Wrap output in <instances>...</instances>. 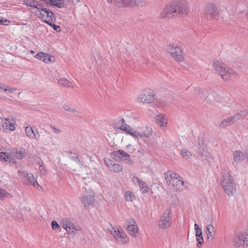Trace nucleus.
<instances>
[{
	"instance_id": "6e6d98bb",
	"label": "nucleus",
	"mask_w": 248,
	"mask_h": 248,
	"mask_svg": "<svg viewBox=\"0 0 248 248\" xmlns=\"http://www.w3.org/2000/svg\"><path fill=\"white\" fill-rule=\"evenodd\" d=\"M75 161L79 166H82L83 164L80 160L78 159V157H75Z\"/></svg>"
},
{
	"instance_id": "c9c22d12",
	"label": "nucleus",
	"mask_w": 248,
	"mask_h": 248,
	"mask_svg": "<svg viewBox=\"0 0 248 248\" xmlns=\"http://www.w3.org/2000/svg\"><path fill=\"white\" fill-rule=\"evenodd\" d=\"M128 134H129L135 138H141V134H140V132L136 130L133 128L131 129L130 131H129Z\"/></svg>"
},
{
	"instance_id": "a878e982",
	"label": "nucleus",
	"mask_w": 248,
	"mask_h": 248,
	"mask_svg": "<svg viewBox=\"0 0 248 248\" xmlns=\"http://www.w3.org/2000/svg\"><path fill=\"white\" fill-rule=\"evenodd\" d=\"M233 159L236 163H240L245 159L244 153L240 150H236L233 152Z\"/></svg>"
},
{
	"instance_id": "39448f33",
	"label": "nucleus",
	"mask_w": 248,
	"mask_h": 248,
	"mask_svg": "<svg viewBox=\"0 0 248 248\" xmlns=\"http://www.w3.org/2000/svg\"><path fill=\"white\" fill-rule=\"evenodd\" d=\"M114 5L118 8L143 7L147 5L146 0H113Z\"/></svg>"
},
{
	"instance_id": "603ef678",
	"label": "nucleus",
	"mask_w": 248,
	"mask_h": 248,
	"mask_svg": "<svg viewBox=\"0 0 248 248\" xmlns=\"http://www.w3.org/2000/svg\"><path fill=\"white\" fill-rule=\"evenodd\" d=\"M197 241H198L197 246H199V245H202V243H203V236H201L200 237H197Z\"/></svg>"
},
{
	"instance_id": "c03bdc74",
	"label": "nucleus",
	"mask_w": 248,
	"mask_h": 248,
	"mask_svg": "<svg viewBox=\"0 0 248 248\" xmlns=\"http://www.w3.org/2000/svg\"><path fill=\"white\" fill-rule=\"evenodd\" d=\"M52 22H49V23H47L48 25L51 26L53 29L57 32H60L61 31L60 27L58 25H56L52 23Z\"/></svg>"
},
{
	"instance_id": "13d9d810",
	"label": "nucleus",
	"mask_w": 248,
	"mask_h": 248,
	"mask_svg": "<svg viewBox=\"0 0 248 248\" xmlns=\"http://www.w3.org/2000/svg\"><path fill=\"white\" fill-rule=\"evenodd\" d=\"M165 248H171V246L170 244L166 245Z\"/></svg>"
},
{
	"instance_id": "b1692460",
	"label": "nucleus",
	"mask_w": 248,
	"mask_h": 248,
	"mask_svg": "<svg viewBox=\"0 0 248 248\" xmlns=\"http://www.w3.org/2000/svg\"><path fill=\"white\" fill-rule=\"evenodd\" d=\"M35 57L37 59L42 61L45 63H48L49 62H52L54 61V58L53 56H51L43 52L38 53L36 55Z\"/></svg>"
},
{
	"instance_id": "f03ea898",
	"label": "nucleus",
	"mask_w": 248,
	"mask_h": 248,
	"mask_svg": "<svg viewBox=\"0 0 248 248\" xmlns=\"http://www.w3.org/2000/svg\"><path fill=\"white\" fill-rule=\"evenodd\" d=\"M167 184L175 190H181L184 188V181L178 173L173 171H168L164 174Z\"/></svg>"
},
{
	"instance_id": "37998d69",
	"label": "nucleus",
	"mask_w": 248,
	"mask_h": 248,
	"mask_svg": "<svg viewBox=\"0 0 248 248\" xmlns=\"http://www.w3.org/2000/svg\"><path fill=\"white\" fill-rule=\"evenodd\" d=\"M120 128L122 130H124L127 133H129V131H130V130L132 128L128 125L126 124H124V125L121 126Z\"/></svg>"
},
{
	"instance_id": "9b49d317",
	"label": "nucleus",
	"mask_w": 248,
	"mask_h": 248,
	"mask_svg": "<svg viewBox=\"0 0 248 248\" xmlns=\"http://www.w3.org/2000/svg\"><path fill=\"white\" fill-rule=\"evenodd\" d=\"M177 16H186L189 12L188 3L185 0L173 1Z\"/></svg>"
},
{
	"instance_id": "423d86ee",
	"label": "nucleus",
	"mask_w": 248,
	"mask_h": 248,
	"mask_svg": "<svg viewBox=\"0 0 248 248\" xmlns=\"http://www.w3.org/2000/svg\"><path fill=\"white\" fill-rule=\"evenodd\" d=\"M222 9H225L224 6H217L213 3H208L205 9V16L207 18L217 19Z\"/></svg>"
},
{
	"instance_id": "bb28decb",
	"label": "nucleus",
	"mask_w": 248,
	"mask_h": 248,
	"mask_svg": "<svg viewBox=\"0 0 248 248\" xmlns=\"http://www.w3.org/2000/svg\"><path fill=\"white\" fill-rule=\"evenodd\" d=\"M24 3L28 6H30L34 9H38L41 8V6L42 5L38 1L34 0H24Z\"/></svg>"
},
{
	"instance_id": "680f3d73",
	"label": "nucleus",
	"mask_w": 248,
	"mask_h": 248,
	"mask_svg": "<svg viewBox=\"0 0 248 248\" xmlns=\"http://www.w3.org/2000/svg\"><path fill=\"white\" fill-rule=\"evenodd\" d=\"M130 144H129V145H127V147H130Z\"/></svg>"
},
{
	"instance_id": "c756f323",
	"label": "nucleus",
	"mask_w": 248,
	"mask_h": 248,
	"mask_svg": "<svg viewBox=\"0 0 248 248\" xmlns=\"http://www.w3.org/2000/svg\"><path fill=\"white\" fill-rule=\"evenodd\" d=\"M58 83L60 86L63 87H71L72 86V83L65 78H60Z\"/></svg>"
},
{
	"instance_id": "2eb2a0df",
	"label": "nucleus",
	"mask_w": 248,
	"mask_h": 248,
	"mask_svg": "<svg viewBox=\"0 0 248 248\" xmlns=\"http://www.w3.org/2000/svg\"><path fill=\"white\" fill-rule=\"evenodd\" d=\"M18 173L23 180L25 181L26 184H31L34 187L38 189L42 188L37 183L36 178L34 177L32 174L28 173L23 171H18Z\"/></svg>"
},
{
	"instance_id": "c85d7f7f",
	"label": "nucleus",
	"mask_w": 248,
	"mask_h": 248,
	"mask_svg": "<svg viewBox=\"0 0 248 248\" xmlns=\"http://www.w3.org/2000/svg\"><path fill=\"white\" fill-rule=\"evenodd\" d=\"M25 133L27 136L31 140H33V138H35L34 135V129L32 127L27 126L25 128Z\"/></svg>"
},
{
	"instance_id": "20e7f679",
	"label": "nucleus",
	"mask_w": 248,
	"mask_h": 248,
	"mask_svg": "<svg viewBox=\"0 0 248 248\" xmlns=\"http://www.w3.org/2000/svg\"><path fill=\"white\" fill-rule=\"evenodd\" d=\"M166 50L175 61H184L185 53L183 46L180 44L176 42L170 43L167 46Z\"/></svg>"
},
{
	"instance_id": "72a5a7b5",
	"label": "nucleus",
	"mask_w": 248,
	"mask_h": 248,
	"mask_svg": "<svg viewBox=\"0 0 248 248\" xmlns=\"http://www.w3.org/2000/svg\"><path fill=\"white\" fill-rule=\"evenodd\" d=\"M181 155L183 158L185 159H188L191 156V154L190 151L186 149H183L181 150Z\"/></svg>"
},
{
	"instance_id": "bf43d9fd",
	"label": "nucleus",
	"mask_w": 248,
	"mask_h": 248,
	"mask_svg": "<svg viewBox=\"0 0 248 248\" xmlns=\"http://www.w3.org/2000/svg\"><path fill=\"white\" fill-rule=\"evenodd\" d=\"M107 2L109 3H112L113 2V0H107Z\"/></svg>"
},
{
	"instance_id": "a211bd4d",
	"label": "nucleus",
	"mask_w": 248,
	"mask_h": 248,
	"mask_svg": "<svg viewBox=\"0 0 248 248\" xmlns=\"http://www.w3.org/2000/svg\"><path fill=\"white\" fill-rule=\"evenodd\" d=\"M1 126L3 130L13 131L16 129V123L13 118H1Z\"/></svg>"
},
{
	"instance_id": "4d7b16f0",
	"label": "nucleus",
	"mask_w": 248,
	"mask_h": 248,
	"mask_svg": "<svg viewBox=\"0 0 248 248\" xmlns=\"http://www.w3.org/2000/svg\"><path fill=\"white\" fill-rule=\"evenodd\" d=\"M7 85H5L3 83H0V89L4 90V91Z\"/></svg>"
},
{
	"instance_id": "3c124183",
	"label": "nucleus",
	"mask_w": 248,
	"mask_h": 248,
	"mask_svg": "<svg viewBox=\"0 0 248 248\" xmlns=\"http://www.w3.org/2000/svg\"><path fill=\"white\" fill-rule=\"evenodd\" d=\"M51 128L55 134H59L61 132V130L60 129L55 126H51Z\"/></svg>"
},
{
	"instance_id": "f257e3e1",
	"label": "nucleus",
	"mask_w": 248,
	"mask_h": 248,
	"mask_svg": "<svg viewBox=\"0 0 248 248\" xmlns=\"http://www.w3.org/2000/svg\"><path fill=\"white\" fill-rule=\"evenodd\" d=\"M212 65L224 81H229L232 77H235L236 76V73L233 69L229 68L221 62L214 60L212 62Z\"/></svg>"
},
{
	"instance_id": "a19ab883",
	"label": "nucleus",
	"mask_w": 248,
	"mask_h": 248,
	"mask_svg": "<svg viewBox=\"0 0 248 248\" xmlns=\"http://www.w3.org/2000/svg\"><path fill=\"white\" fill-rule=\"evenodd\" d=\"M38 164L39 165V170L41 173L42 175H46V170L43 166V163L42 162H39Z\"/></svg>"
},
{
	"instance_id": "f8f14e48",
	"label": "nucleus",
	"mask_w": 248,
	"mask_h": 248,
	"mask_svg": "<svg viewBox=\"0 0 248 248\" xmlns=\"http://www.w3.org/2000/svg\"><path fill=\"white\" fill-rule=\"evenodd\" d=\"M235 248H247L248 247V233L242 232L237 234L233 240Z\"/></svg>"
},
{
	"instance_id": "49530a36",
	"label": "nucleus",
	"mask_w": 248,
	"mask_h": 248,
	"mask_svg": "<svg viewBox=\"0 0 248 248\" xmlns=\"http://www.w3.org/2000/svg\"><path fill=\"white\" fill-rule=\"evenodd\" d=\"M231 118L232 119V120L233 122L237 121L239 120L242 119L241 117H240V114L238 113L235 114L234 115L231 116Z\"/></svg>"
},
{
	"instance_id": "de8ad7c7",
	"label": "nucleus",
	"mask_w": 248,
	"mask_h": 248,
	"mask_svg": "<svg viewBox=\"0 0 248 248\" xmlns=\"http://www.w3.org/2000/svg\"><path fill=\"white\" fill-rule=\"evenodd\" d=\"M13 217L15 219H16L18 221L21 222L23 221V218L21 215H16V214H14L13 215Z\"/></svg>"
},
{
	"instance_id": "4c0bfd02",
	"label": "nucleus",
	"mask_w": 248,
	"mask_h": 248,
	"mask_svg": "<svg viewBox=\"0 0 248 248\" xmlns=\"http://www.w3.org/2000/svg\"><path fill=\"white\" fill-rule=\"evenodd\" d=\"M194 230L195 231V235L196 238L203 236L201 228H200L199 225L196 223L194 224Z\"/></svg>"
},
{
	"instance_id": "cd10ccee",
	"label": "nucleus",
	"mask_w": 248,
	"mask_h": 248,
	"mask_svg": "<svg viewBox=\"0 0 248 248\" xmlns=\"http://www.w3.org/2000/svg\"><path fill=\"white\" fill-rule=\"evenodd\" d=\"M0 159L1 161L4 162H12L13 163H16V160L12 158L11 153L9 155L6 152H0Z\"/></svg>"
},
{
	"instance_id": "2f4dec72",
	"label": "nucleus",
	"mask_w": 248,
	"mask_h": 248,
	"mask_svg": "<svg viewBox=\"0 0 248 248\" xmlns=\"http://www.w3.org/2000/svg\"><path fill=\"white\" fill-rule=\"evenodd\" d=\"M233 123L232 119L231 117H229L226 119L222 120L221 123H220V127L222 128H225L227 126L231 125Z\"/></svg>"
},
{
	"instance_id": "6ab92c4d",
	"label": "nucleus",
	"mask_w": 248,
	"mask_h": 248,
	"mask_svg": "<svg viewBox=\"0 0 248 248\" xmlns=\"http://www.w3.org/2000/svg\"><path fill=\"white\" fill-rule=\"evenodd\" d=\"M47 5L55 6L59 8L68 5L70 0H42Z\"/></svg>"
},
{
	"instance_id": "ddd939ff",
	"label": "nucleus",
	"mask_w": 248,
	"mask_h": 248,
	"mask_svg": "<svg viewBox=\"0 0 248 248\" xmlns=\"http://www.w3.org/2000/svg\"><path fill=\"white\" fill-rule=\"evenodd\" d=\"M110 232L117 242L120 245L126 244L129 241L126 234L122 230L112 228L110 230Z\"/></svg>"
},
{
	"instance_id": "6e6552de",
	"label": "nucleus",
	"mask_w": 248,
	"mask_h": 248,
	"mask_svg": "<svg viewBox=\"0 0 248 248\" xmlns=\"http://www.w3.org/2000/svg\"><path fill=\"white\" fill-rule=\"evenodd\" d=\"M35 13L39 18H41L47 24L49 22H53L55 17L54 15L50 10L44 7L42 5L41 6V8L35 12Z\"/></svg>"
},
{
	"instance_id": "052dcab7",
	"label": "nucleus",
	"mask_w": 248,
	"mask_h": 248,
	"mask_svg": "<svg viewBox=\"0 0 248 248\" xmlns=\"http://www.w3.org/2000/svg\"><path fill=\"white\" fill-rule=\"evenodd\" d=\"M30 52H31V53H32V54H33L34 53V52L33 50H31Z\"/></svg>"
},
{
	"instance_id": "5701e85b",
	"label": "nucleus",
	"mask_w": 248,
	"mask_h": 248,
	"mask_svg": "<svg viewBox=\"0 0 248 248\" xmlns=\"http://www.w3.org/2000/svg\"><path fill=\"white\" fill-rule=\"evenodd\" d=\"M114 155L118 156L121 160L125 161L128 164L131 165L132 164L129 155L124 151L119 150L114 152Z\"/></svg>"
},
{
	"instance_id": "393cba45",
	"label": "nucleus",
	"mask_w": 248,
	"mask_h": 248,
	"mask_svg": "<svg viewBox=\"0 0 248 248\" xmlns=\"http://www.w3.org/2000/svg\"><path fill=\"white\" fill-rule=\"evenodd\" d=\"M26 154V152L25 149L21 148L19 150H14L11 152L12 157H15L18 159H22L23 158Z\"/></svg>"
},
{
	"instance_id": "1a4fd4ad",
	"label": "nucleus",
	"mask_w": 248,
	"mask_h": 248,
	"mask_svg": "<svg viewBox=\"0 0 248 248\" xmlns=\"http://www.w3.org/2000/svg\"><path fill=\"white\" fill-rule=\"evenodd\" d=\"M156 99L155 95L151 90H145L142 91L138 95L137 100L143 103H151Z\"/></svg>"
},
{
	"instance_id": "a18cd8bd",
	"label": "nucleus",
	"mask_w": 248,
	"mask_h": 248,
	"mask_svg": "<svg viewBox=\"0 0 248 248\" xmlns=\"http://www.w3.org/2000/svg\"><path fill=\"white\" fill-rule=\"evenodd\" d=\"M10 23V21L9 20H7L6 19H5L2 17H1L0 19V25H8Z\"/></svg>"
},
{
	"instance_id": "0eeeda50",
	"label": "nucleus",
	"mask_w": 248,
	"mask_h": 248,
	"mask_svg": "<svg viewBox=\"0 0 248 248\" xmlns=\"http://www.w3.org/2000/svg\"><path fill=\"white\" fill-rule=\"evenodd\" d=\"M61 225L66 231L68 234L75 233V231H80L81 228L80 226L75 225L72 220L67 217L63 218L61 221Z\"/></svg>"
},
{
	"instance_id": "09e8293b",
	"label": "nucleus",
	"mask_w": 248,
	"mask_h": 248,
	"mask_svg": "<svg viewBox=\"0 0 248 248\" xmlns=\"http://www.w3.org/2000/svg\"><path fill=\"white\" fill-rule=\"evenodd\" d=\"M240 117H241L242 119H244L246 116H248V110H245L239 112Z\"/></svg>"
},
{
	"instance_id": "4468645a",
	"label": "nucleus",
	"mask_w": 248,
	"mask_h": 248,
	"mask_svg": "<svg viewBox=\"0 0 248 248\" xmlns=\"http://www.w3.org/2000/svg\"><path fill=\"white\" fill-rule=\"evenodd\" d=\"M162 18H171L177 16L174 2L172 1L167 5L160 13Z\"/></svg>"
},
{
	"instance_id": "f3484780",
	"label": "nucleus",
	"mask_w": 248,
	"mask_h": 248,
	"mask_svg": "<svg viewBox=\"0 0 248 248\" xmlns=\"http://www.w3.org/2000/svg\"><path fill=\"white\" fill-rule=\"evenodd\" d=\"M126 230L129 234L133 237H136L138 233V227L135 220L130 218L126 220Z\"/></svg>"
},
{
	"instance_id": "dca6fc26",
	"label": "nucleus",
	"mask_w": 248,
	"mask_h": 248,
	"mask_svg": "<svg viewBox=\"0 0 248 248\" xmlns=\"http://www.w3.org/2000/svg\"><path fill=\"white\" fill-rule=\"evenodd\" d=\"M170 212L169 210L165 211L158 221V225L161 229H166L171 225Z\"/></svg>"
},
{
	"instance_id": "4be33fe9",
	"label": "nucleus",
	"mask_w": 248,
	"mask_h": 248,
	"mask_svg": "<svg viewBox=\"0 0 248 248\" xmlns=\"http://www.w3.org/2000/svg\"><path fill=\"white\" fill-rule=\"evenodd\" d=\"M156 123L161 127L166 129L167 127L168 118L163 114H159L155 118Z\"/></svg>"
},
{
	"instance_id": "864d4df0",
	"label": "nucleus",
	"mask_w": 248,
	"mask_h": 248,
	"mask_svg": "<svg viewBox=\"0 0 248 248\" xmlns=\"http://www.w3.org/2000/svg\"><path fill=\"white\" fill-rule=\"evenodd\" d=\"M202 155L203 157H204L205 159H207L209 156V153L207 151L204 150L202 153Z\"/></svg>"
},
{
	"instance_id": "79ce46f5",
	"label": "nucleus",
	"mask_w": 248,
	"mask_h": 248,
	"mask_svg": "<svg viewBox=\"0 0 248 248\" xmlns=\"http://www.w3.org/2000/svg\"><path fill=\"white\" fill-rule=\"evenodd\" d=\"M52 229L53 230H58L61 228L60 225L55 220H53L51 222Z\"/></svg>"
},
{
	"instance_id": "58836bf2",
	"label": "nucleus",
	"mask_w": 248,
	"mask_h": 248,
	"mask_svg": "<svg viewBox=\"0 0 248 248\" xmlns=\"http://www.w3.org/2000/svg\"><path fill=\"white\" fill-rule=\"evenodd\" d=\"M62 108L63 109H64L65 111L70 112L72 114H75L78 112L77 109L73 107H70V106L67 105H64Z\"/></svg>"
},
{
	"instance_id": "5fc2aeb1",
	"label": "nucleus",
	"mask_w": 248,
	"mask_h": 248,
	"mask_svg": "<svg viewBox=\"0 0 248 248\" xmlns=\"http://www.w3.org/2000/svg\"><path fill=\"white\" fill-rule=\"evenodd\" d=\"M34 135L35 136V138H33V140H36L38 141L39 140V135L38 134V131L37 129L34 130Z\"/></svg>"
},
{
	"instance_id": "412c9836",
	"label": "nucleus",
	"mask_w": 248,
	"mask_h": 248,
	"mask_svg": "<svg viewBox=\"0 0 248 248\" xmlns=\"http://www.w3.org/2000/svg\"><path fill=\"white\" fill-rule=\"evenodd\" d=\"M104 161L110 171L119 173L123 170L122 166L118 164L114 163L112 160L106 158Z\"/></svg>"
},
{
	"instance_id": "9d476101",
	"label": "nucleus",
	"mask_w": 248,
	"mask_h": 248,
	"mask_svg": "<svg viewBox=\"0 0 248 248\" xmlns=\"http://www.w3.org/2000/svg\"><path fill=\"white\" fill-rule=\"evenodd\" d=\"M80 201L85 207L93 206L95 201L94 193L91 189L85 190V192L80 197Z\"/></svg>"
},
{
	"instance_id": "aec40b11",
	"label": "nucleus",
	"mask_w": 248,
	"mask_h": 248,
	"mask_svg": "<svg viewBox=\"0 0 248 248\" xmlns=\"http://www.w3.org/2000/svg\"><path fill=\"white\" fill-rule=\"evenodd\" d=\"M132 181L135 184L139 186L140 190L142 193H149L151 191L150 188L147 186L146 183L137 177H133Z\"/></svg>"
},
{
	"instance_id": "ea45409f",
	"label": "nucleus",
	"mask_w": 248,
	"mask_h": 248,
	"mask_svg": "<svg viewBox=\"0 0 248 248\" xmlns=\"http://www.w3.org/2000/svg\"><path fill=\"white\" fill-rule=\"evenodd\" d=\"M11 197L10 194L0 188V199H3L5 197L10 198Z\"/></svg>"
},
{
	"instance_id": "e433bc0d",
	"label": "nucleus",
	"mask_w": 248,
	"mask_h": 248,
	"mask_svg": "<svg viewBox=\"0 0 248 248\" xmlns=\"http://www.w3.org/2000/svg\"><path fill=\"white\" fill-rule=\"evenodd\" d=\"M155 105L158 108H164L167 106V102L162 99H158L155 102Z\"/></svg>"
},
{
	"instance_id": "f704fd0d",
	"label": "nucleus",
	"mask_w": 248,
	"mask_h": 248,
	"mask_svg": "<svg viewBox=\"0 0 248 248\" xmlns=\"http://www.w3.org/2000/svg\"><path fill=\"white\" fill-rule=\"evenodd\" d=\"M140 134H141V138L144 137L149 138L152 134V128L151 127H146V130L141 132Z\"/></svg>"
},
{
	"instance_id": "8fccbe9b",
	"label": "nucleus",
	"mask_w": 248,
	"mask_h": 248,
	"mask_svg": "<svg viewBox=\"0 0 248 248\" xmlns=\"http://www.w3.org/2000/svg\"><path fill=\"white\" fill-rule=\"evenodd\" d=\"M16 90L15 88H10L9 86H7L5 89V92H8L9 93H12L14 92Z\"/></svg>"
},
{
	"instance_id": "473e14b6",
	"label": "nucleus",
	"mask_w": 248,
	"mask_h": 248,
	"mask_svg": "<svg viewBox=\"0 0 248 248\" xmlns=\"http://www.w3.org/2000/svg\"><path fill=\"white\" fill-rule=\"evenodd\" d=\"M124 199L126 201L132 202L135 200L136 198L134 194L132 192L127 191L125 193Z\"/></svg>"
},
{
	"instance_id": "7c9ffc66",
	"label": "nucleus",
	"mask_w": 248,
	"mask_h": 248,
	"mask_svg": "<svg viewBox=\"0 0 248 248\" xmlns=\"http://www.w3.org/2000/svg\"><path fill=\"white\" fill-rule=\"evenodd\" d=\"M206 232L207 233V238H212L215 232L214 226L211 224L208 225L206 227Z\"/></svg>"
},
{
	"instance_id": "7ed1b4c3",
	"label": "nucleus",
	"mask_w": 248,
	"mask_h": 248,
	"mask_svg": "<svg viewBox=\"0 0 248 248\" xmlns=\"http://www.w3.org/2000/svg\"><path fill=\"white\" fill-rule=\"evenodd\" d=\"M221 185L225 193L232 196L236 192V185L230 173L224 171L221 179Z\"/></svg>"
}]
</instances>
